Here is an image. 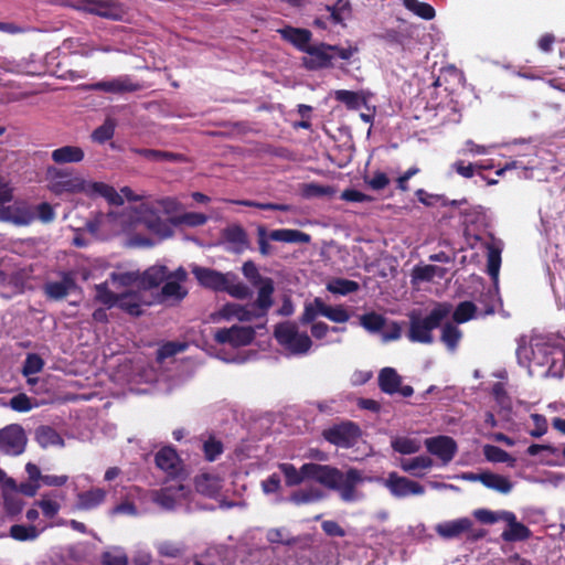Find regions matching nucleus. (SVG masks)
Listing matches in <instances>:
<instances>
[{
	"instance_id": "39448f33",
	"label": "nucleus",
	"mask_w": 565,
	"mask_h": 565,
	"mask_svg": "<svg viewBox=\"0 0 565 565\" xmlns=\"http://www.w3.org/2000/svg\"><path fill=\"white\" fill-rule=\"evenodd\" d=\"M46 178L49 190L56 195L87 192L86 181L66 169L49 167Z\"/></svg>"
},
{
	"instance_id": "4c0bfd02",
	"label": "nucleus",
	"mask_w": 565,
	"mask_h": 565,
	"mask_svg": "<svg viewBox=\"0 0 565 565\" xmlns=\"http://www.w3.org/2000/svg\"><path fill=\"white\" fill-rule=\"evenodd\" d=\"M132 151L149 161L161 162V161H178L181 158V154L156 150V149H146V148H137L132 149Z\"/></svg>"
},
{
	"instance_id": "473e14b6",
	"label": "nucleus",
	"mask_w": 565,
	"mask_h": 565,
	"mask_svg": "<svg viewBox=\"0 0 565 565\" xmlns=\"http://www.w3.org/2000/svg\"><path fill=\"white\" fill-rule=\"evenodd\" d=\"M433 459L428 456H417L411 459H404L401 462V468L405 472H409L413 476L422 477L423 475L418 473V470H426L433 467Z\"/></svg>"
},
{
	"instance_id": "2eb2a0df",
	"label": "nucleus",
	"mask_w": 565,
	"mask_h": 565,
	"mask_svg": "<svg viewBox=\"0 0 565 565\" xmlns=\"http://www.w3.org/2000/svg\"><path fill=\"white\" fill-rule=\"evenodd\" d=\"M192 274L202 287L214 291L226 289L227 277L230 276L228 274H222L215 269L198 265L192 267Z\"/></svg>"
},
{
	"instance_id": "f704fd0d",
	"label": "nucleus",
	"mask_w": 565,
	"mask_h": 565,
	"mask_svg": "<svg viewBox=\"0 0 565 565\" xmlns=\"http://www.w3.org/2000/svg\"><path fill=\"white\" fill-rule=\"evenodd\" d=\"M119 296H120V294H115L114 291H111L109 289L107 282H102V284L95 285L94 300L96 302H99V303L106 306V308H108V309L117 306Z\"/></svg>"
},
{
	"instance_id": "393cba45",
	"label": "nucleus",
	"mask_w": 565,
	"mask_h": 565,
	"mask_svg": "<svg viewBox=\"0 0 565 565\" xmlns=\"http://www.w3.org/2000/svg\"><path fill=\"white\" fill-rule=\"evenodd\" d=\"M279 33L284 40L291 43L301 52H307L308 47L311 46V32L307 29L286 26L279 30Z\"/></svg>"
},
{
	"instance_id": "680f3d73",
	"label": "nucleus",
	"mask_w": 565,
	"mask_h": 565,
	"mask_svg": "<svg viewBox=\"0 0 565 565\" xmlns=\"http://www.w3.org/2000/svg\"><path fill=\"white\" fill-rule=\"evenodd\" d=\"M531 419L534 425V427L529 430L531 437L540 438L547 433L548 424L544 415L535 413L531 415Z\"/></svg>"
},
{
	"instance_id": "b1692460",
	"label": "nucleus",
	"mask_w": 565,
	"mask_h": 565,
	"mask_svg": "<svg viewBox=\"0 0 565 565\" xmlns=\"http://www.w3.org/2000/svg\"><path fill=\"white\" fill-rule=\"evenodd\" d=\"M185 487L181 483L161 488L154 494V502L167 510H172L178 501L184 497Z\"/></svg>"
},
{
	"instance_id": "4468645a",
	"label": "nucleus",
	"mask_w": 565,
	"mask_h": 565,
	"mask_svg": "<svg viewBox=\"0 0 565 565\" xmlns=\"http://www.w3.org/2000/svg\"><path fill=\"white\" fill-rule=\"evenodd\" d=\"M385 487L396 498H405L407 495H420L425 492L424 487L406 477H401L396 472L388 473L385 480Z\"/></svg>"
},
{
	"instance_id": "3c124183",
	"label": "nucleus",
	"mask_w": 565,
	"mask_h": 565,
	"mask_svg": "<svg viewBox=\"0 0 565 565\" xmlns=\"http://www.w3.org/2000/svg\"><path fill=\"white\" fill-rule=\"evenodd\" d=\"M476 310L477 307L472 301H462L456 307L452 319L457 323H465L473 318Z\"/></svg>"
},
{
	"instance_id": "e2e57ef3",
	"label": "nucleus",
	"mask_w": 565,
	"mask_h": 565,
	"mask_svg": "<svg viewBox=\"0 0 565 565\" xmlns=\"http://www.w3.org/2000/svg\"><path fill=\"white\" fill-rule=\"evenodd\" d=\"M500 265H501V253L499 249L491 247L488 253L487 270H488V274L493 279L498 278Z\"/></svg>"
},
{
	"instance_id": "052dcab7",
	"label": "nucleus",
	"mask_w": 565,
	"mask_h": 565,
	"mask_svg": "<svg viewBox=\"0 0 565 565\" xmlns=\"http://www.w3.org/2000/svg\"><path fill=\"white\" fill-rule=\"evenodd\" d=\"M364 182L372 190L381 191L390 184V178L385 172L377 170L372 177H364Z\"/></svg>"
},
{
	"instance_id": "6ab92c4d",
	"label": "nucleus",
	"mask_w": 565,
	"mask_h": 565,
	"mask_svg": "<svg viewBox=\"0 0 565 565\" xmlns=\"http://www.w3.org/2000/svg\"><path fill=\"white\" fill-rule=\"evenodd\" d=\"M472 521L468 518H461L454 521L438 523L435 532L445 540L459 537L462 533L469 532L472 527Z\"/></svg>"
},
{
	"instance_id": "aec40b11",
	"label": "nucleus",
	"mask_w": 565,
	"mask_h": 565,
	"mask_svg": "<svg viewBox=\"0 0 565 565\" xmlns=\"http://www.w3.org/2000/svg\"><path fill=\"white\" fill-rule=\"evenodd\" d=\"M142 306H150V302L145 301L139 291L129 290L120 294L116 307L129 316L140 317L143 313Z\"/></svg>"
},
{
	"instance_id": "58836bf2",
	"label": "nucleus",
	"mask_w": 565,
	"mask_h": 565,
	"mask_svg": "<svg viewBox=\"0 0 565 565\" xmlns=\"http://www.w3.org/2000/svg\"><path fill=\"white\" fill-rule=\"evenodd\" d=\"M483 455L489 462H507L509 466H513L515 462V459L509 452L494 445H484Z\"/></svg>"
},
{
	"instance_id": "423d86ee",
	"label": "nucleus",
	"mask_w": 565,
	"mask_h": 565,
	"mask_svg": "<svg viewBox=\"0 0 565 565\" xmlns=\"http://www.w3.org/2000/svg\"><path fill=\"white\" fill-rule=\"evenodd\" d=\"M269 239L290 244H308L311 241V236L294 228H278L268 233L264 225H259L257 227V243L259 253L263 256H269L271 254V246L268 243Z\"/></svg>"
},
{
	"instance_id": "e433bc0d",
	"label": "nucleus",
	"mask_w": 565,
	"mask_h": 565,
	"mask_svg": "<svg viewBox=\"0 0 565 565\" xmlns=\"http://www.w3.org/2000/svg\"><path fill=\"white\" fill-rule=\"evenodd\" d=\"M38 443L42 447L63 445L60 434L51 426H40L35 431Z\"/></svg>"
},
{
	"instance_id": "c756f323",
	"label": "nucleus",
	"mask_w": 565,
	"mask_h": 565,
	"mask_svg": "<svg viewBox=\"0 0 565 565\" xmlns=\"http://www.w3.org/2000/svg\"><path fill=\"white\" fill-rule=\"evenodd\" d=\"M163 282L164 284L158 295L159 302H164L168 300L180 302L186 297L188 290L183 288L178 281L166 279Z\"/></svg>"
},
{
	"instance_id": "dca6fc26",
	"label": "nucleus",
	"mask_w": 565,
	"mask_h": 565,
	"mask_svg": "<svg viewBox=\"0 0 565 565\" xmlns=\"http://www.w3.org/2000/svg\"><path fill=\"white\" fill-rule=\"evenodd\" d=\"M60 281H47L43 286V292L49 300H62L74 290L77 285L72 271H62Z\"/></svg>"
},
{
	"instance_id": "864d4df0",
	"label": "nucleus",
	"mask_w": 565,
	"mask_h": 565,
	"mask_svg": "<svg viewBox=\"0 0 565 565\" xmlns=\"http://www.w3.org/2000/svg\"><path fill=\"white\" fill-rule=\"evenodd\" d=\"M318 303H326L321 298L316 297L311 302H306L303 312L299 318L301 324L313 323L318 316H321Z\"/></svg>"
},
{
	"instance_id": "37998d69",
	"label": "nucleus",
	"mask_w": 565,
	"mask_h": 565,
	"mask_svg": "<svg viewBox=\"0 0 565 565\" xmlns=\"http://www.w3.org/2000/svg\"><path fill=\"white\" fill-rule=\"evenodd\" d=\"M228 203L242 205V206H248V207H256L259 210H270V211H281V212H290L292 210V206L289 204L284 203H262L257 201L252 200H225Z\"/></svg>"
},
{
	"instance_id": "774afa93",
	"label": "nucleus",
	"mask_w": 565,
	"mask_h": 565,
	"mask_svg": "<svg viewBox=\"0 0 565 565\" xmlns=\"http://www.w3.org/2000/svg\"><path fill=\"white\" fill-rule=\"evenodd\" d=\"M103 565H128V558L124 553L105 552L102 555Z\"/></svg>"
},
{
	"instance_id": "cd10ccee",
	"label": "nucleus",
	"mask_w": 565,
	"mask_h": 565,
	"mask_svg": "<svg viewBox=\"0 0 565 565\" xmlns=\"http://www.w3.org/2000/svg\"><path fill=\"white\" fill-rule=\"evenodd\" d=\"M107 492L102 488H93L77 493V508L79 510H93L106 499Z\"/></svg>"
},
{
	"instance_id": "c9c22d12",
	"label": "nucleus",
	"mask_w": 565,
	"mask_h": 565,
	"mask_svg": "<svg viewBox=\"0 0 565 565\" xmlns=\"http://www.w3.org/2000/svg\"><path fill=\"white\" fill-rule=\"evenodd\" d=\"M322 317H326L335 323H345L350 319L348 310L342 305L329 306L327 303H318Z\"/></svg>"
},
{
	"instance_id": "6e6552de",
	"label": "nucleus",
	"mask_w": 565,
	"mask_h": 565,
	"mask_svg": "<svg viewBox=\"0 0 565 565\" xmlns=\"http://www.w3.org/2000/svg\"><path fill=\"white\" fill-rule=\"evenodd\" d=\"M373 38L385 43L388 47L404 53L409 50L414 42L413 26L386 28L374 33Z\"/></svg>"
},
{
	"instance_id": "c03bdc74",
	"label": "nucleus",
	"mask_w": 565,
	"mask_h": 565,
	"mask_svg": "<svg viewBox=\"0 0 565 565\" xmlns=\"http://www.w3.org/2000/svg\"><path fill=\"white\" fill-rule=\"evenodd\" d=\"M334 98L352 110H358L364 103V98L358 92L347 89L335 90Z\"/></svg>"
},
{
	"instance_id": "bb28decb",
	"label": "nucleus",
	"mask_w": 565,
	"mask_h": 565,
	"mask_svg": "<svg viewBox=\"0 0 565 565\" xmlns=\"http://www.w3.org/2000/svg\"><path fill=\"white\" fill-rule=\"evenodd\" d=\"M326 9L329 12L327 19L334 25L345 26L344 22L352 18L353 10L349 0H337L334 4L326 6Z\"/></svg>"
},
{
	"instance_id": "4be33fe9",
	"label": "nucleus",
	"mask_w": 565,
	"mask_h": 565,
	"mask_svg": "<svg viewBox=\"0 0 565 565\" xmlns=\"http://www.w3.org/2000/svg\"><path fill=\"white\" fill-rule=\"evenodd\" d=\"M258 292L256 300L252 303V307L255 308L259 315H263L265 318L274 305L273 294L275 291L274 280L269 277H266L263 282L258 284Z\"/></svg>"
},
{
	"instance_id": "de8ad7c7",
	"label": "nucleus",
	"mask_w": 565,
	"mask_h": 565,
	"mask_svg": "<svg viewBox=\"0 0 565 565\" xmlns=\"http://www.w3.org/2000/svg\"><path fill=\"white\" fill-rule=\"evenodd\" d=\"M188 344L185 342L168 341L164 342L157 351V361L163 362L164 360L174 356L175 354L185 351Z\"/></svg>"
},
{
	"instance_id": "ea45409f",
	"label": "nucleus",
	"mask_w": 565,
	"mask_h": 565,
	"mask_svg": "<svg viewBox=\"0 0 565 565\" xmlns=\"http://www.w3.org/2000/svg\"><path fill=\"white\" fill-rule=\"evenodd\" d=\"M324 494L320 489H300L291 493L290 501L297 505L320 501Z\"/></svg>"
},
{
	"instance_id": "f257e3e1",
	"label": "nucleus",
	"mask_w": 565,
	"mask_h": 565,
	"mask_svg": "<svg viewBox=\"0 0 565 565\" xmlns=\"http://www.w3.org/2000/svg\"><path fill=\"white\" fill-rule=\"evenodd\" d=\"M278 468L285 477L287 487H296L305 480H312L337 491L343 502H354L361 497L356 488L364 478L356 468H349L343 472L337 467L316 462H306L299 469L292 463L284 462L279 463Z\"/></svg>"
},
{
	"instance_id": "6e6d98bb",
	"label": "nucleus",
	"mask_w": 565,
	"mask_h": 565,
	"mask_svg": "<svg viewBox=\"0 0 565 565\" xmlns=\"http://www.w3.org/2000/svg\"><path fill=\"white\" fill-rule=\"evenodd\" d=\"M10 536L17 541L34 540L38 536V530L33 525L14 524L10 527Z\"/></svg>"
},
{
	"instance_id": "0e129e2a",
	"label": "nucleus",
	"mask_w": 565,
	"mask_h": 565,
	"mask_svg": "<svg viewBox=\"0 0 565 565\" xmlns=\"http://www.w3.org/2000/svg\"><path fill=\"white\" fill-rule=\"evenodd\" d=\"M10 407L19 413H25L33 408L32 399L24 393L14 395L10 402Z\"/></svg>"
},
{
	"instance_id": "9b49d317",
	"label": "nucleus",
	"mask_w": 565,
	"mask_h": 565,
	"mask_svg": "<svg viewBox=\"0 0 565 565\" xmlns=\"http://www.w3.org/2000/svg\"><path fill=\"white\" fill-rule=\"evenodd\" d=\"M377 380L380 390L385 394L398 393L403 397H411L414 394V388L411 385H402V376L393 367H383Z\"/></svg>"
},
{
	"instance_id": "338daca9",
	"label": "nucleus",
	"mask_w": 565,
	"mask_h": 565,
	"mask_svg": "<svg viewBox=\"0 0 565 565\" xmlns=\"http://www.w3.org/2000/svg\"><path fill=\"white\" fill-rule=\"evenodd\" d=\"M333 193V189L328 185H320L317 183H308L303 188V196L306 198H320L326 195H331Z\"/></svg>"
},
{
	"instance_id": "49530a36",
	"label": "nucleus",
	"mask_w": 565,
	"mask_h": 565,
	"mask_svg": "<svg viewBox=\"0 0 565 565\" xmlns=\"http://www.w3.org/2000/svg\"><path fill=\"white\" fill-rule=\"evenodd\" d=\"M202 451L205 460L212 462L223 454L224 446L221 440L216 439L213 435H210L207 439L203 441Z\"/></svg>"
},
{
	"instance_id": "f03ea898",
	"label": "nucleus",
	"mask_w": 565,
	"mask_h": 565,
	"mask_svg": "<svg viewBox=\"0 0 565 565\" xmlns=\"http://www.w3.org/2000/svg\"><path fill=\"white\" fill-rule=\"evenodd\" d=\"M450 312L451 305L448 302H437L425 317L417 310L411 311L407 339L413 343L431 344L434 342L433 331L441 326Z\"/></svg>"
},
{
	"instance_id": "8fccbe9b",
	"label": "nucleus",
	"mask_w": 565,
	"mask_h": 565,
	"mask_svg": "<svg viewBox=\"0 0 565 565\" xmlns=\"http://www.w3.org/2000/svg\"><path fill=\"white\" fill-rule=\"evenodd\" d=\"M115 128V121L109 118L106 119L103 125H100L93 131V141L98 143H105L106 141L110 140L114 137Z\"/></svg>"
},
{
	"instance_id": "09e8293b",
	"label": "nucleus",
	"mask_w": 565,
	"mask_h": 565,
	"mask_svg": "<svg viewBox=\"0 0 565 565\" xmlns=\"http://www.w3.org/2000/svg\"><path fill=\"white\" fill-rule=\"evenodd\" d=\"M446 269L436 265L416 266L413 270L414 278L422 281H430L434 277L443 278Z\"/></svg>"
},
{
	"instance_id": "0eeeda50",
	"label": "nucleus",
	"mask_w": 565,
	"mask_h": 565,
	"mask_svg": "<svg viewBox=\"0 0 565 565\" xmlns=\"http://www.w3.org/2000/svg\"><path fill=\"white\" fill-rule=\"evenodd\" d=\"M326 441L339 448L349 449L354 447L362 437V429L359 424L352 420H342L322 430Z\"/></svg>"
},
{
	"instance_id": "bf43d9fd",
	"label": "nucleus",
	"mask_w": 565,
	"mask_h": 565,
	"mask_svg": "<svg viewBox=\"0 0 565 565\" xmlns=\"http://www.w3.org/2000/svg\"><path fill=\"white\" fill-rule=\"evenodd\" d=\"M223 291L227 292L234 298L246 299L250 296V289L241 281H231L227 277L226 289Z\"/></svg>"
},
{
	"instance_id": "4d7b16f0",
	"label": "nucleus",
	"mask_w": 565,
	"mask_h": 565,
	"mask_svg": "<svg viewBox=\"0 0 565 565\" xmlns=\"http://www.w3.org/2000/svg\"><path fill=\"white\" fill-rule=\"evenodd\" d=\"M417 200L425 206H434L439 203L441 206H448V199L444 194H431L424 189L415 192Z\"/></svg>"
},
{
	"instance_id": "c85d7f7f",
	"label": "nucleus",
	"mask_w": 565,
	"mask_h": 565,
	"mask_svg": "<svg viewBox=\"0 0 565 565\" xmlns=\"http://www.w3.org/2000/svg\"><path fill=\"white\" fill-rule=\"evenodd\" d=\"M52 160L57 164L77 163L84 157V150L77 146H63L52 151Z\"/></svg>"
},
{
	"instance_id": "a211bd4d",
	"label": "nucleus",
	"mask_w": 565,
	"mask_h": 565,
	"mask_svg": "<svg viewBox=\"0 0 565 565\" xmlns=\"http://www.w3.org/2000/svg\"><path fill=\"white\" fill-rule=\"evenodd\" d=\"M501 520L508 523V529L501 534V537L505 542H521L526 541L531 537V530L523 523L516 521V516L513 512L501 511Z\"/></svg>"
},
{
	"instance_id": "1a4fd4ad",
	"label": "nucleus",
	"mask_w": 565,
	"mask_h": 565,
	"mask_svg": "<svg viewBox=\"0 0 565 565\" xmlns=\"http://www.w3.org/2000/svg\"><path fill=\"white\" fill-rule=\"evenodd\" d=\"M26 446V436L18 424L8 425L0 429V451L9 456L21 455Z\"/></svg>"
},
{
	"instance_id": "72a5a7b5",
	"label": "nucleus",
	"mask_w": 565,
	"mask_h": 565,
	"mask_svg": "<svg viewBox=\"0 0 565 565\" xmlns=\"http://www.w3.org/2000/svg\"><path fill=\"white\" fill-rule=\"evenodd\" d=\"M461 337L462 333L457 326L451 322L444 324L440 340L450 352H455L457 350Z\"/></svg>"
},
{
	"instance_id": "20e7f679",
	"label": "nucleus",
	"mask_w": 565,
	"mask_h": 565,
	"mask_svg": "<svg viewBox=\"0 0 565 565\" xmlns=\"http://www.w3.org/2000/svg\"><path fill=\"white\" fill-rule=\"evenodd\" d=\"M276 341L290 353L306 354L312 347V341L306 332H299L298 326L292 321L279 322L275 326Z\"/></svg>"
},
{
	"instance_id": "7c9ffc66",
	"label": "nucleus",
	"mask_w": 565,
	"mask_h": 565,
	"mask_svg": "<svg viewBox=\"0 0 565 565\" xmlns=\"http://www.w3.org/2000/svg\"><path fill=\"white\" fill-rule=\"evenodd\" d=\"M94 15L99 18L119 21L122 18L120 7L115 2L106 0H94Z\"/></svg>"
},
{
	"instance_id": "13d9d810",
	"label": "nucleus",
	"mask_w": 565,
	"mask_h": 565,
	"mask_svg": "<svg viewBox=\"0 0 565 565\" xmlns=\"http://www.w3.org/2000/svg\"><path fill=\"white\" fill-rule=\"evenodd\" d=\"M228 309H232L231 313L234 315L239 321H250L253 319L264 318L263 315L252 307H244L241 305H232L227 306Z\"/></svg>"
},
{
	"instance_id": "5701e85b",
	"label": "nucleus",
	"mask_w": 565,
	"mask_h": 565,
	"mask_svg": "<svg viewBox=\"0 0 565 565\" xmlns=\"http://www.w3.org/2000/svg\"><path fill=\"white\" fill-rule=\"evenodd\" d=\"M168 278V267L164 265H154L147 268L139 276V287L143 290H150L159 287Z\"/></svg>"
},
{
	"instance_id": "f3484780",
	"label": "nucleus",
	"mask_w": 565,
	"mask_h": 565,
	"mask_svg": "<svg viewBox=\"0 0 565 565\" xmlns=\"http://www.w3.org/2000/svg\"><path fill=\"white\" fill-rule=\"evenodd\" d=\"M156 466L170 477H178L183 470V463L172 446L161 448L154 457Z\"/></svg>"
},
{
	"instance_id": "2f4dec72",
	"label": "nucleus",
	"mask_w": 565,
	"mask_h": 565,
	"mask_svg": "<svg viewBox=\"0 0 565 565\" xmlns=\"http://www.w3.org/2000/svg\"><path fill=\"white\" fill-rule=\"evenodd\" d=\"M482 484L503 494L509 493L513 488L512 482L507 477L490 471L483 472Z\"/></svg>"
},
{
	"instance_id": "69168bd1",
	"label": "nucleus",
	"mask_w": 565,
	"mask_h": 565,
	"mask_svg": "<svg viewBox=\"0 0 565 565\" xmlns=\"http://www.w3.org/2000/svg\"><path fill=\"white\" fill-rule=\"evenodd\" d=\"M242 271L254 287L258 286L266 278L259 274L257 266L252 260L243 264Z\"/></svg>"
},
{
	"instance_id": "7ed1b4c3",
	"label": "nucleus",
	"mask_w": 565,
	"mask_h": 565,
	"mask_svg": "<svg viewBox=\"0 0 565 565\" xmlns=\"http://www.w3.org/2000/svg\"><path fill=\"white\" fill-rule=\"evenodd\" d=\"M356 52V46L341 47L321 42L308 47V56L302 58V63L309 71L330 68L335 57L349 61Z\"/></svg>"
},
{
	"instance_id": "f8f14e48",
	"label": "nucleus",
	"mask_w": 565,
	"mask_h": 565,
	"mask_svg": "<svg viewBox=\"0 0 565 565\" xmlns=\"http://www.w3.org/2000/svg\"><path fill=\"white\" fill-rule=\"evenodd\" d=\"M35 220V212L25 202H14L11 205L2 206L0 221L12 223L17 226L30 225Z\"/></svg>"
},
{
	"instance_id": "a19ab883",
	"label": "nucleus",
	"mask_w": 565,
	"mask_h": 565,
	"mask_svg": "<svg viewBox=\"0 0 565 565\" xmlns=\"http://www.w3.org/2000/svg\"><path fill=\"white\" fill-rule=\"evenodd\" d=\"M403 6L417 17L424 20H433L436 17V11L433 6L418 0H403Z\"/></svg>"
},
{
	"instance_id": "412c9836",
	"label": "nucleus",
	"mask_w": 565,
	"mask_h": 565,
	"mask_svg": "<svg viewBox=\"0 0 565 565\" xmlns=\"http://www.w3.org/2000/svg\"><path fill=\"white\" fill-rule=\"evenodd\" d=\"M93 89L120 94V93H132L141 88V85L134 83L129 77H118L111 81H102L93 84Z\"/></svg>"
},
{
	"instance_id": "ddd939ff",
	"label": "nucleus",
	"mask_w": 565,
	"mask_h": 565,
	"mask_svg": "<svg viewBox=\"0 0 565 565\" xmlns=\"http://www.w3.org/2000/svg\"><path fill=\"white\" fill-rule=\"evenodd\" d=\"M425 446L429 454L438 457L445 465L454 459L458 450L455 439L445 435L427 438Z\"/></svg>"
},
{
	"instance_id": "79ce46f5",
	"label": "nucleus",
	"mask_w": 565,
	"mask_h": 565,
	"mask_svg": "<svg viewBox=\"0 0 565 565\" xmlns=\"http://www.w3.org/2000/svg\"><path fill=\"white\" fill-rule=\"evenodd\" d=\"M360 289V285L350 279L345 278H335L328 282L327 290L335 294L347 296L349 294L355 292Z\"/></svg>"
},
{
	"instance_id": "a18cd8bd",
	"label": "nucleus",
	"mask_w": 565,
	"mask_h": 565,
	"mask_svg": "<svg viewBox=\"0 0 565 565\" xmlns=\"http://www.w3.org/2000/svg\"><path fill=\"white\" fill-rule=\"evenodd\" d=\"M391 446L394 451L402 455H412L420 450V443L409 437H396Z\"/></svg>"
},
{
	"instance_id": "a878e982",
	"label": "nucleus",
	"mask_w": 565,
	"mask_h": 565,
	"mask_svg": "<svg viewBox=\"0 0 565 565\" xmlns=\"http://www.w3.org/2000/svg\"><path fill=\"white\" fill-rule=\"evenodd\" d=\"M223 238L233 246V252L243 253L249 247L246 231L241 225H231L224 228Z\"/></svg>"
},
{
	"instance_id": "9d476101",
	"label": "nucleus",
	"mask_w": 565,
	"mask_h": 565,
	"mask_svg": "<svg viewBox=\"0 0 565 565\" xmlns=\"http://www.w3.org/2000/svg\"><path fill=\"white\" fill-rule=\"evenodd\" d=\"M255 339V330L252 327L232 326L231 328L218 329L214 340L218 344H230L234 348L245 347Z\"/></svg>"
},
{
	"instance_id": "5fc2aeb1",
	"label": "nucleus",
	"mask_w": 565,
	"mask_h": 565,
	"mask_svg": "<svg viewBox=\"0 0 565 565\" xmlns=\"http://www.w3.org/2000/svg\"><path fill=\"white\" fill-rule=\"evenodd\" d=\"M361 326L371 332H377L385 326V318L376 312H369L361 316Z\"/></svg>"
},
{
	"instance_id": "603ef678",
	"label": "nucleus",
	"mask_w": 565,
	"mask_h": 565,
	"mask_svg": "<svg viewBox=\"0 0 565 565\" xmlns=\"http://www.w3.org/2000/svg\"><path fill=\"white\" fill-rule=\"evenodd\" d=\"M45 365L44 360L36 353H29L22 365V374L26 377L40 373Z\"/></svg>"
}]
</instances>
